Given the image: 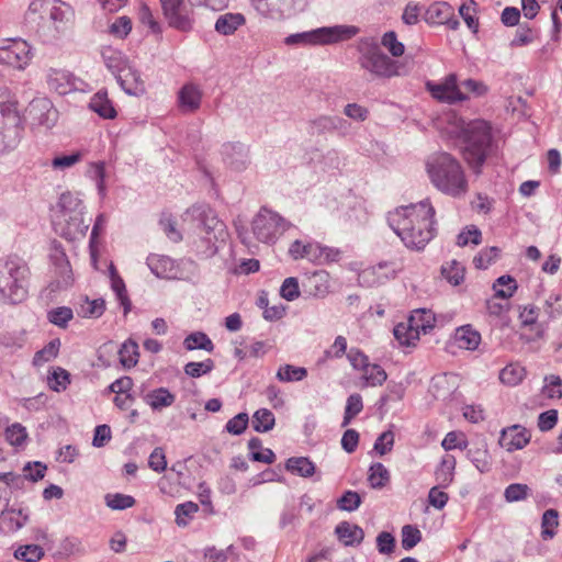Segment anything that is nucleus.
<instances>
[{
    "label": "nucleus",
    "mask_w": 562,
    "mask_h": 562,
    "mask_svg": "<svg viewBox=\"0 0 562 562\" xmlns=\"http://www.w3.org/2000/svg\"><path fill=\"white\" fill-rule=\"evenodd\" d=\"M434 216L435 209L426 200L395 209L387 221L406 247L419 250L434 237Z\"/></svg>",
    "instance_id": "1"
},
{
    "label": "nucleus",
    "mask_w": 562,
    "mask_h": 562,
    "mask_svg": "<svg viewBox=\"0 0 562 562\" xmlns=\"http://www.w3.org/2000/svg\"><path fill=\"white\" fill-rule=\"evenodd\" d=\"M425 169L434 187L452 198L469 191V182L462 164L449 153L437 151L427 157Z\"/></svg>",
    "instance_id": "2"
},
{
    "label": "nucleus",
    "mask_w": 562,
    "mask_h": 562,
    "mask_svg": "<svg viewBox=\"0 0 562 562\" xmlns=\"http://www.w3.org/2000/svg\"><path fill=\"white\" fill-rule=\"evenodd\" d=\"M30 270L19 258H8L0 266V300L4 304H20L29 294Z\"/></svg>",
    "instance_id": "3"
},
{
    "label": "nucleus",
    "mask_w": 562,
    "mask_h": 562,
    "mask_svg": "<svg viewBox=\"0 0 562 562\" xmlns=\"http://www.w3.org/2000/svg\"><path fill=\"white\" fill-rule=\"evenodd\" d=\"M22 130L18 102L10 98V91L4 88L0 93V155L18 147Z\"/></svg>",
    "instance_id": "4"
},
{
    "label": "nucleus",
    "mask_w": 562,
    "mask_h": 562,
    "mask_svg": "<svg viewBox=\"0 0 562 562\" xmlns=\"http://www.w3.org/2000/svg\"><path fill=\"white\" fill-rule=\"evenodd\" d=\"M491 126L486 121L474 120L468 122V130L464 136V159L473 168L479 170L487 157L491 146Z\"/></svg>",
    "instance_id": "5"
},
{
    "label": "nucleus",
    "mask_w": 562,
    "mask_h": 562,
    "mask_svg": "<svg viewBox=\"0 0 562 562\" xmlns=\"http://www.w3.org/2000/svg\"><path fill=\"white\" fill-rule=\"evenodd\" d=\"M359 29L353 25L319 27L310 32L292 34L285 38L288 45H329L347 41L357 35Z\"/></svg>",
    "instance_id": "6"
},
{
    "label": "nucleus",
    "mask_w": 562,
    "mask_h": 562,
    "mask_svg": "<svg viewBox=\"0 0 562 562\" xmlns=\"http://www.w3.org/2000/svg\"><path fill=\"white\" fill-rule=\"evenodd\" d=\"M289 255L294 260L307 259L315 265H329L338 262L341 250L335 247L323 246L317 241L295 240L289 248Z\"/></svg>",
    "instance_id": "7"
},
{
    "label": "nucleus",
    "mask_w": 562,
    "mask_h": 562,
    "mask_svg": "<svg viewBox=\"0 0 562 562\" xmlns=\"http://www.w3.org/2000/svg\"><path fill=\"white\" fill-rule=\"evenodd\" d=\"M33 53L30 44L22 38H8L0 45V63L18 70H24Z\"/></svg>",
    "instance_id": "8"
},
{
    "label": "nucleus",
    "mask_w": 562,
    "mask_h": 562,
    "mask_svg": "<svg viewBox=\"0 0 562 562\" xmlns=\"http://www.w3.org/2000/svg\"><path fill=\"white\" fill-rule=\"evenodd\" d=\"M252 231L258 240L271 243L283 234L285 224L279 214L268 209H261L254 218Z\"/></svg>",
    "instance_id": "9"
},
{
    "label": "nucleus",
    "mask_w": 562,
    "mask_h": 562,
    "mask_svg": "<svg viewBox=\"0 0 562 562\" xmlns=\"http://www.w3.org/2000/svg\"><path fill=\"white\" fill-rule=\"evenodd\" d=\"M255 10L268 19L280 20L306 8L308 0H250Z\"/></svg>",
    "instance_id": "10"
},
{
    "label": "nucleus",
    "mask_w": 562,
    "mask_h": 562,
    "mask_svg": "<svg viewBox=\"0 0 562 562\" xmlns=\"http://www.w3.org/2000/svg\"><path fill=\"white\" fill-rule=\"evenodd\" d=\"M426 88L431 97L440 102L454 104L464 102V95L461 93L460 82L456 74H449L439 82L426 83Z\"/></svg>",
    "instance_id": "11"
},
{
    "label": "nucleus",
    "mask_w": 562,
    "mask_h": 562,
    "mask_svg": "<svg viewBox=\"0 0 562 562\" xmlns=\"http://www.w3.org/2000/svg\"><path fill=\"white\" fill-rule=\"evenodd\" d=\"M361 67L376 77L398 76V66L379 49L372 48L360 59Z\"/></svg>",
    "instance_id": "12"
},
{
    "label": "nucleus",
    "mask_w": 562,
    "mask_h": 562,
    "mask_svg": "<svg viewBox=\"0 0 562 562\" xmlns=\"http://www.w3.org/2000/svg\"><path fill=\"white\" fill-rule=\"evenodd\" d=\"M160 2L164 15L171 27L183 32L191 30L193 19L184 0H160Z\"/></svg>",
    "instance_id": "13"
},
{
    "label": "nucleus",
    "mask_w": 562,
    "mask_h": 562,
    "mask_svg": "<svg viewBox=\"0 0 562 562\" xmlns=\"http://www.w3.org/2000/svg\"><path fill=\"white\" fill-rule=\"evenodd\" d=\"M55 231L68 240H76L86 235L89 227L83 221V214H55Z\"/></svg>",
    "instance_id": "14"
},
{
    "label": "nucleus",
    "mask_w": 562,
    "mask_h": 562,
    "mask_svg": "<svg viewBox=\"0 0 562 562\" xmlns=\"http://www.w3.org/2000/svg\"><path fill=\"white\" fill-rule=\"evenodd\" d=\"M402 266L395 261H383L363 269L359 273V282L366 286H373L395 278Z\"/></svg>",
    "instance_id": "15"
},
{
    "label": "nucleus",
    "mask_w": 562,
    "mask_h": 562,
    "mask_svg": "<svg viewBox=\"0 0 562 562\" xmlns=\"http://www.w3.org/2000/svg\"><path fill=\"white\" fill-rule=\"evenodd\" d=\"M530 440L531 431L525 426L516 424L502 429L498 445L507 452H514L522 450Z\"/></svg>",
    "instance_id": "16"
},
{
    "label": "nucleus",
    "mask_w": 562,
    "mask_h": 562,
    "mask_svg": "<svg viewBox=\"0 0 562 562\" xmlns=\"http://www.w3.org/2000/svg\"><path fill=\"white\" fill-rule=\"evenodd\" d=\"M29 116L32 125L52 128L58 119V112L47 99H38L31 102L29 108Z\"/></svg>",
    "instance_id": "17"
},
{
    "label": "nucleus",
    "mask_w": 562,
    "mask_h": 562,
    "mask_svg": "<svg viewBox=\"0 0 562 562\" xmlns=\"http://www.w3.org/2000/svg\"><path fill=\"white\" fill-rule=\"evenodd\" d=\"M426 20L432 24H446L451 30H457L459 26V21L454 19L453 8L445 1L429 5L426 11Z\"/></svg>",
    "instance_id": "18"
},
{
    "label": "nucleus",
    "mask_w": 562,
    "mask_h": 562,
    "mask_svg": "<svg viewBox=\"0 0 562 562\" xmlns=\"http://www.w3.org/2000/svg\"><path fill=\"white\" fill-rule=\"evenodd\" d=\"M47 83L59 94H67L76 89L75 76L65 69L50 68L47 72Z\"/></svg>",
    "instance_id": "19"
},
{
    "label": "nucleus",
    "mask_w": 562,
    "mask_h": 562,
    "mask_svg": "<svg viewBox=\"0 0 562 562\" xmlns=\"http://www.w3.org/2000/svg\"><path fill=\"white\" fill-rule=\"evenodd\" d=\"M303 286L308 295L323 299L330 292V276L324 270L315 271L306 278Z\"/></svg>",
    "instance_id": "20"
},
{
    "label": "nucleus",
    "mask_w": 562,
    "mask_h": 562,
    "mask_svg": "<svg viewBox=\"0 0 562 562\" xmlns=\"http://www.w3.org/2000/svg\"><path fill=\"white\" fill-rule=\"evenodd\" d=\"M117 80L122 88L130 94H138L144 92L145 85L136 69L130 66H124L116 71Z\"/></svg>",
    "instance_id": "21"
},
{
    "label": "nucleus",
    "mask_w": 562,
    "mask_h": 562,
    "mask_svg": "<svg viewBox=\"0 0 562 562\" xmlns=\"http://www.w3.org/2000/svg\"><path fill=\"white\" fill-rule=\"evenodd\" d=\"M89 109L104 120H114L117 112L106 90L95 92L89 102Z\"/></svg>",
    "instance_id": "22"
},
{
    "label": "nucleus",
    "mask_w": 562,
    "mask_h": 562,
    "mask_svg": "<svg viewBox=\"0 0 562 562\" xmlns=\"http://www.w3.org/2000/svg\"><path fill=\"white\" fill-rule=\"evenodd\" d=\"M453 340L460 349L473 351L481 344V334L471 325H464L456 329Z\"/></svg>",
    "instance_id": "23"
},
{
    "label": "nucleus",
    "mask_w": 562,
    "mask_h": 562,
    "mask_svg": "<svg viewBox=\"0 0 562 562\" xmlns=\"http://www.w3.org/2000/svg\"><path fill=\"white\" fill-rule=\"evenodd\" d=\"M245 24L246 18L244 14L227 12L217 18L214 29L218 34L227 36L233 35Z\"/></svg>",
    "instance_id": "24"
},
{
    "label": "nucleus",
    "mask_w": 562,
    "mask_h": 562,
    "mask_svg": "<svg viewBox=\"0 0 562 562\" xmlns=\"http://www.w3.org/2000/svg\"><path fill=\"white\" fill-rule=\"evenodd\" d=\"M202 92L191 83H188L179 91V106L184 112H193L200 108Z\"/></svg>",
    "instance_id": "25"
},
{
    "label": "nucleus",
    "mask_w": 562,
    "mask_h": 562,
    "mask_svg": "<svg viewBox=\"0 0 562 562\" xmlns=\"http://www.w3.org/2000/svg\"><path fill=\"white\" fill-rule=\"evenodd\" d=\"M335 532L347 547L360 544L364 538V532L359 526L347 521L337 525Z\"/></svg>",
    "instance_id": "26"
},
{
    "label": "nucleus",
    "mask_w": 562,
    "mask_h": 562,
    "mask_svg": "<svg viewBox=\"0 0 562 562\" xmlns=\"http://www.w3.org/2000/svg\"><path fill=\"white\" fill-rule=\"evenodd\" d=\"M145 403L155 411L171 406L176 396L166 387H158L148 392L144 397Z\"/></svg>",
    "instance_id": "27"
},
{
    "label": "nucleus",
    "mask_w": 562,
    "mask_h": 562,
    "mask_svg": "<svg viewBox=\"0 0 562 562\" xmlns=\"http://www.w3.org/2000/svg\"><path fill=\"white\" fill-rule=\"evenodd\" d=\"M27 520V516L21 510L8 509L0 516V529L3 532H14L22 528Z\"/></svg>",
    "instance_id": "28"
},
{
    "label": "nucleus",
    "mask_w": 562,
    "mask_h": 562,
    "mask_svg": "<svg viewBox=\"0 0 562 562\" xmlns=\"http://www.w3.org/2000/svg\"><path fill=\"white\" fill-rule=\"evenodd\" d=\"M527 371L524 366L518 362H512L503 368L499 372V380L508 386L520 384L526 378Z\"/></svg>",
    "instance_id": "29"
},
{
    "label": "nucleus",
    "mask_w": 562,
    "mask_h": 562,
    "mask_svg": "<svg viewBox=\"0 0 562 562\" xmlns=\"http://www.w3.org/2000/svg\"><path fill=\"white\" fill-rule=\"evenodd\" d=\"M70 382L71 376L66 369L61 367H53L48 371L47 385L52 391L57 393L64 392L67 390Z\"/></svg>",
    "instance_id": "30"
},
{
    "label": "nucleus",
    "mask_w": 562,
    "mask_h": 562,
    "mask_svg": "<svg viewBox=\"0 0 562 562\" xmlns=\"http://www.w3.org/2000/svg\"><path fill=\"white\" fill-rule=\"evenodd\" d=\"M394 337L402 346H415L420 338V334L415 328V325L411 324L407 319L405 323H400L394 328Z\"/></svg>",
    "instance_id": "31"
},
{
    "label": "nucleus",
    "mask_w": 562,
    "mask_h": 562,
    "mask_svg": "<svg viewBox=\"0 0 562 562\" xmlns=\"http://www.w3.org/2000/svg\"><path fill=\"white\" fill-rule=\"evenodd\" d=\"M408 319L411 324L415 325V328L420 335L430 331L436 324L435 314L424 308L414 311Z\"/></svg>",
    "instance_id": "32"
},
{
    "label": "nucleus",
    "mask_w": 562,
    "mask_h": 562,
    "mask_svg": "<svg viewBox=\"0 0 562 562\" xmlns=\"http://www.w3.org/2000/svg\"><path fill=\"white\" fill-rule=\"evenodd\" d=\"M442 132L452 138L464 139L468 130V122L454 113L448 114L445 120Z\"/></svg>",
    "instance_id": "33"
},
{
    "label": "nucleus",
    "mask_w": 562,
    "mask_h": 562,
    "mask_svg": "<svg viewBox=\"0 0 562 562\" xmlns=\"http://www.w3.org/2000/svg\"><path fill=\"white\" fill-rule=\"evenodd\" d=\"M183 346L189 351L201 349L213 352L215 348L213 341L203 331H194L188 335L183 340Z\"/></svg>",
    "instance_id": "34"
},
{
    "label": "nucleus",
    "mask_w": 562,
    "mask_h": 562,
    "mask_svg": "<svg viewBox=\"0 0 562 562\" xmlns=\"http://www.w3.org/2000/svg\"><path fill=\"white\" fill-rule=\"evenodd\" d=\"M82 201L71 192L61 193L58 201V210L55 214H83Z\"/></svg>",
    "instance_id": "35"
},
{
    "label": "nucleus",
    "mask_w": 562,
    "mask_h": 562,
    "mask_svg": "<svg viewBox=\"0 0 562 562\" xmlns=\"http://www.w3.org/2000/svg\"><path fill=\"white\" fill-rule=\"evenodd\" d=\"M60 340L53 339L47 345H45L41 350H38L33 357V366L34 367H43L45 363L53 361L57 358L60 349Z\"/></svg>",
    "instance_id": "36"
},
{
    "label": "nucleus",
    "mask_w": 562,
    "mask_h": 562,
    "mask_svg": "<svg viewBox=\"0 0 562 562\" xmlns=\"http://www.w3.org/2000/svg\"><path fill=\"white\" fill-rule=\"evenodd\" d=\"M285 468L289 472L303 477H310L315 473L314 463L305 457L290 458Z\"/></svg>",
    "instance_id": "37"
},
{
    "label": "nucleus",
    "mask_w": 562,
    "mask_h": 562,
    "mask_svg": "<svg viewBox=\"0 0 562 562\" xmlns=\"http://www.w3.org/2000/svg\"><path fill=\"white\" fill-rule=\"evenodd\" d=\"M71 15L72 12L68 4L59 0H55L48 20L55 25L56 30H60L70 21Z\"/></svg>",
    "instance_id": "38"
},
{
    "label": "nucleus",
    "mask_w": 562,
    "mask_h": 562,
    "mask_svg": "<svg viewBox=\"0 0 562 562\" xmlns=\"http://www.w3.org/2000/svg\"><path fill=\"white\" fill-rule=\"evenodd\" d=\"M461 93L465 97L464 101L471 98H481L488 92L487 85L477 79L469 78L460 82Z\"/></svg>",
    "instance_id": "39"
},
{
    "label": "nucleus",
    "mask_w": 562,
    "mask_h": 562,
    "mask_svg": "<svg viewBox=\"0 0 562 562\" xmlns=\"http://www.w3.org/2000/svg\"><path fill=\"white\" fill-rule=\"evenodd\" d=\"M464 273V267L457 260H450L441 267L442 277L454 286L463 282Z\"/></svg>",
    "instance_id": "40"
},
{
    "label": "nucleus",
    "mask_w": 562,
    "mask_h": 562,
    "mask_svg": "<svg viewBox=\"0 0 562 562\" xmlns=\"http://www.w3.org/2000/svg\"><path fill=\"white\" fill-rule=\"evenodd\" d=\"M119 356L120 362L124 368L130 369L135 367L139 358L138 345L132 339L126 340L122 345Z\"/></svg>",
    "instance_id": "41"
},
{
    "label": "nucleus",
    "mask_w": 562,
    "mask_h": 562,
    "mask_svg": "<svg viewBox=\"0 0 562 562\" xmlns=\"http://www.w3.org/2000/svg\"><path fill=\"white\" fill-rule=\"evenodd\" d=\"M111 286L115 292L121 304L124 306L125 313L131 308V301L127 296V291L123 279L117 274V271L113 265L110 266Z\"/></svg>",
    "instance_id": "42"
},
{
    "label": "nucleus",
    "mask_w": 562,
    "mask_h": 562,
    "mask_svg": "<svg viewBox=\"0 0 562 562\" xmlns=\"http://www.w3.org/2000/svg\"><path fill=\"white\" fill-rule=\"evenodd\" d=\"M361 373L366 386L382 385L387 378L385 370L375 363H370Z\"/></svg>",
    "instance_id": "43"
},
{
    "label": "nucleus",
    "mask_w": 562,
    "mask_h": 562,
    "mask_svg": "<svg viewBox=\"0 0 562 562\" xmlns=\"http://www.w3.org/2000/svg\"><path fill=\"white\" fill-rule=\"evenodd\" d=\"M390 481V472L382 463H373L369 469L368 482L372 488H382Z\"/></svg>",
    "instance_id": "44"
},
{
    "label": "nucleus",
    "mask_w": 562,
    "mask_h": 562,
    "mask_svg": "<svg viewBox=\"0 0 562 562\" xmlns=\"http://www.w3.org/2000/svg\"><path fill=\"white\" fill-rule=\"evenodd\" d=\"M559 527V515L554 509H548L542 515L541 537L543 540H550L555 536Z\"/></svg>",
    "instance_id": "45"
},
{
    "label": "nucleus",
    "mask_w": 562,
    "mask_h": 562,
    "mask_svg": "<svg viewBox=\"0 0 562 562\" xmlns=\"http://www.w3.org/2000/svg\"><path fill=\"white\" fill-rule=\"evenodd\" d=\"M274 415L267 408H260L252 416V427L258 432H267L274 426Z\"/></svg>",
    "instance_id": "46"
},
{
    "label": "nucleus",
    "mask_w": 562,
    "mask_h": 562,
    "mask_svg": "<svg viewBox=\"0 0 562 562\" xmlns=\"http://www.w3.org/2000/svg\"><path fill=\"white\" fill-rule=\"evenodd\" d=\"M105 310V303L102 299L89 300L86 297L78 310V314L82 317L97 318L100 317Z\"/></svg>",
    "instance_id": "47"
},
{
    "label": "nucleus",
    "mask_w": 562,
    "mask_h": 562,
    "mask_svg": "<svg viewBox=\"0 0 562 562\" xmlns=\"http://www.w3.org/2000/svg\"><path fill=\"white\" fill-rule=\"evenodd\" d=\"M307 375V370L303 367L283 364L277 371V379L281 382L302 381Z\"/></svg>",
    "instance_id": "48"
},
{
    "label": "nucleus",
    "mask_w": 562,
    "mask_h": 562,
    "mask_svg": "<svg viewBox=\"0 0 562 562\" xmlns=\"http://www.w3.org/2000/svg\"><path fill=\"white\" fill-rule=\"evenodd\" d=\"M541 392L548 398L560 400L562 397V379L555 374L544 376Z\"/></svg>",
    "instance_id": "49"
},
{
    "label": "nucleus",
    "mask_w": 562,
    "mask_h": 562,
    "mask_svg": "<svg viewBox=\"0 0 562 562\" xmlns=\"http://www.w3.org/2000/svg\"><path fill=\"white\" fill-rule=\"evenodd\" d=\"M493 289L496 297L508 299L515 293L517 283L510 276H502L495 281Z\"/></svg>",
    "instance_id": "50"
},
{
    "label": "nucleus",
    "mask_w": 562,
    "mask_h": 562,
    "mask_svg": "<svg viewBox=\"0 0 562 562\" xmlns=\"http://www.w3.org/2000/svg\"><path fill=\"white\" fill-rule=\"evenodd\" d=\"M456 463V458L453 456H443L440 465L436 472L437 480L447 485L450 484L453 480Z\"/></svg>",
    "instance_id": "51"
},
{
    "label": "nucleus",
    "mask_w": 562,
    "mask_h": 562,
    "mask_svg": "<svg viewBox=\"0 0 562 562\" xmlns=\"http://www.w3.org/2000/svg\"><path fill=\"white\" fill-rule=\"evenodd\" d=\"M476 11L477 4L474 0H469L459 8L460 15L467 23L468 27L471 29L473 32H476L479 27Z\"/></svg>",
    "instance_id": "52"
},
{
    "label": "nucleus",
    "mask_w": 562,
    "mask_h": 562,
    "mask_svg": "<svg viewBox=\"0 0 562 562\" xmlns=\"http://www.w3.org/2000/svg\"><path fill=\"white\" fill-rule=\"evenodd\" d=\"M215 367L214 361L207 358L200 362H188L184 366V373L191 378H200L209 374Z\"/></svg>",
    "instance_id": "53"
},
{
    "label": "nucleus",
    "mask_w": 562,
    "mask_h": 562,
    "mask_svg": "<svg viewBox=\"0 0 562 562\" xmlns=\"http://www.w3.org/2000/svg\"><path fill=\"white\" fill-rule=\"evenodd\" d=\"M199 506L193 502H186L179 504L175 509L176 522L178 526H187L190 519L195 513H198Z\"/></svg>",
    "instance_id": "54"
},
{
    "label": "nucleus",
    "mask_w": 562,
    "mask_h": 562,
    "mask_svg": "<svg viewBox=\"0 0 562 562\" xmlns=\"http://www.w3.org/2000/svg\"><path fill=\"white\" fill-rule=\"evenodd\" d=\"M520 339L525 342H533L543 339L546 327L541 323L535 325L519 326Z\"/></svg>",
    "instance_id": "55"
},
{
    "label": "nucleus",
    "mask_w": 562,
    "mask_h": 562,
    "mask_svg": "<svg viewBox=\"0 0 562 562\" xmlns=\"http://www.w3.org/2000/svg\"><path fill=\"white\" fill-rule=\"evenodd\" d=\"M362 397L359 394H351L346 404L342 426H347L362 411Z\"/></svg>",
    "instance_id": "56"
},
{
    "label": "nucleus",
    "mask_w": 562,
    "mask_h": 562,
    "mask_svg": "<svg viewBox=\"0 0 562 562\" xmlns=\"http://www.w3.org/2000/svg\"><path fill=\"white\" fill-rule=\"evenodd\" d=\"M499 248L490 247L483 249L477 256L474 257L473 263L477 269H487L499 256Z\"/></svg>",
    "instance_id": "57"
},
{
    "label": "nucleus",
    "mask_w": 562,
    "mask_h": 562,
    "mask_svg": "<svg viewBox=\"0 0 562 562\" xmlns=\"http://www.w3.org/2000/svg\"><path fill=\"white\" fill-rule=\"evenodd\" d=\"M14 555L16 559L23 560L25 562H37L43 558L44 551L42 547L37 544H27L20 547L15 551Z\"/></svg>",
    "instance_id": "58"
},
{
    "label": "nucleus",
    "mask_w": 562,
    "mask_h": 562,
    "mask_svg": "<svg viewBox=\"0 0 562 562\" xmlns=\"http://www.w3.org/2000/svg\"><path fill=\"white\" fill-rule=\"evenodd\" d=\"M72 316V310L66 306L54 308L47 314L48 321L59 327H66Z\"/></svg>",
    "instance_id": "59"
},
{
    "label": "nucleus",
    "mask_w": 562,
    "mask_h": 562,
    "mask_svg": "<svg viewBox=\"0 0 562 562\" xmlns=\"http://www.w3.org/2000/svg\"><path fill=\"white\" fill-rule=\"evenodd\" d=\"M106 505L116 510H122L132 507L135 504L134 497L124 494H108L105 496Z\"/></svg>",
    "instance_id": "60"
},
{
    "label": "nucleus",
    "mask_w": 562,
    "mask_h": 562,
    "mask_svg": "<svg viewBox=\"0 0 562 562\" xmlns=\"http://www.w3.org/2000/svg\"><path fill=\"white\" fill-rule=\"evenodd\" d=\"M540 310L539 307L527 304L519 307L518 321L519 326L535 325L538 322Z\"/></svg>",
    "instance_id": "61"
},
{
    "label": "nucleus",
    "mask_w": 562,
    "mask_h": 562,
    "mask_svg": "<svg viewBox=\"0 0 562 562\" xmlns=\"http://www.w3.org/2000/svg\"><path fill=\"white\" fill-rule=\"evenodd\" d=\"M55 0H33L29 7L30 15H38L43 21L48 20Z\"/></svg>",
    "instance_id": "62"
},
{
    "label": "nucleus",
    "mask_w": 562,
    "mask_h": 562,
    "mask_svg": "<svg viewBox=\"0 0 562 562\" xmlns=\"http://www.w3.org/2000/svg\"><path fill=\"white\" fill-rule=\"evenodd\" d=\"M59 549L60 553L66 557L81 554L83 552L81 540L75 536L63 539L60 541Z\"/></svg>",
    "instance_id": "63"
},
{
    "label": "nucleus",
    "mask_w": 562,
    "mask_h": 562,
    "mask_svg": "<svg viewBox=\"0 0 562 562\" xmlns=\"http://www.w3.org/2000/svg\"><path fill=\"white\" fill-rule=\"evenodd\" d=\"M422 540L420 531L411 526L406 525L402 529V547L405 550L413 549Z\"/></svg>",
    "instance_id": "64"
}]
</instances>
